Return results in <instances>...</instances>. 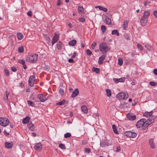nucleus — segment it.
<instances>
[{
    "label": "nucleus",
    "mask_w": 157,
    "mask_h": 157,
    "mask_svg": "<svg viewBox=\"0 0 157 157\" xmlns=\"http://www.w3.org/2000/svg\"><path fill=\"white\" fill-rule=\"evenodd\" d=\"M27 103L28 105L29 106H31L32 107H34V103L31 101L28 100L27 101Z\"/></svg>",
    "instance_id": "2f4dec72"
},
{
    "label": "nucleus",
    "mask_w": 157,
    "mask_h": 157,
    "mask_svg": "<svg viewBox=\"0 0 157 157\" xmlns=\"http://www.w3.org/2000/svg\"><path fill=\"white\" fill-rule=\"evenodd\" d=\"M121 149L120 147H117V149L116 150V151L119 152L120 151Z\"/></svg>",
    "instance_id": "e2e57ef3"
},
{
    "label": "nucleus",
    "mask_w": 157,
    "mask_h": 157,
    "mask_svg": "<svg viewBox=\"0 0 157 157\" xmlns=\"http://www.w3.org/2000/svg\"><path fill=\"white\" fill-rule=\"evenodd\" d=\"M128 21L125 20L124 21L123 24L122 25V27L124 30H126L128 27Z\"/></svg>",
    "instance_id": "6ab92c4d"
},
{
    "label": "nucleus",
    "mask_w": 157,
    "mask_h": 157,
    "mask_svg": "<svg viewBox=\"0 0 157 157\" xmlns=\"http://www.w3.org/2000/svg\"><path fill=\"white\" fill-rule=\"evenodd\" d=\"M59 37L58 35H57L56 33L55 34L53 37L52 39V45H53L56 43L58 40Z\"/></svg>",
    "instance_id": "4468645a"
},
{
    "label": "nucleus",
    "mask_w": 157,
    "mask_h": 157,
    "mask_svg": "<svg viewBox=\"0 0 157 157\" xmlns=\"http://www.w3.org/2000/svg\"><path fill=\"white\" fill-rule=\"evenodd\" d=\"M23 68L25 70L27 69V67L26 65L25 64V63L23 65Z\"/></svg>",
    "instance_id": "0e129e2a"
},
{
    "label": "nucleus",
    "mask_w": 157,
    "mask_h": 157,
    "mask_svg": "<svg viewBox=\"0 0 157 157\" xmlns=\"http://www.w3.org/2000/svg\"><path fill=\"white\" fill-rule=\"evenodd\" d=\"M32 12L31 11H29L27 12V14L29 16L31 17L32 16Z\"/></svg>",
    "instance_id": "6e6d98bb"
},
{
    "label": "nucleus",
    "mask_w": 157,
    "mask_h": 157,
    "mask_svg": "<svg viewBox=\"0 0 157 157\" xmlns=\"http://www.w3.org/2000/svg\"><path fill=\"white\" fill-rule=\"evenodd\" d=\"M57 48L58 50H60L61 48V43L59 42L57 44Z\"/></svg>",
    "instance_id": "79ce46f5"
},
{
    "label": "nucleus",
    "mask_w": 157,
    "mask_h": 157,
    "mask_svg": "<svg viewBox=\"0 0 157 157\" xmlns=\"http://www.w3.org/2000/svg\"><path fill=\"white\" fill-rule=\"evenodd\" d=\"M59 147L62 149L65 150L66 148L64 144H60L59 145Z\"/></svg>",
    "instance_id": "e433bc0d"
},
{
    "label": "nucleus",
    "mask_w": 157,
    "mask_h": 157,
    "mask_svg": "<svg viewBox=\"0 0 157 157\" xmlns=\"http://www.w3.org/2000/svg\"><path fill=\"white\" fill-rule=\"evenodd\" d=\"M112 144V141L111 140H108L101 141L100 144V146L102 147H105V146H108Z\"/></svg>",
    "instance_id": "0eeeda50"
},
{
    "label": "nucleus",
    "mask_w": 157,
    "mask_h": 157,
    "mask_svg": "<svg viewBox=\"0 0 157 157\" xmlns=\"http://www.w3.org/2000/svg\"><path fill=\"white\" fill-rule=\"evenodd\" d=\"M68 25L70 28H72V24L70 23L68 24Z\"/></svg>",
    "instance_id": "338daca9"
},
{
    "label": "nucleus",
    "mask_w": 157,
    "mask_h": 157,
    "mask_svg": "<svg viewBox=\"0 0 157 157\" xmlns=\"http://www.w3.org/2000/svg\"><path fill=\"white\" fill-rule=\"evenodd\" d=\"M76 40L75 39H74L70 41L69 42L68 44L70 46H74L76 44Z\"/></svg>",
    "instance_id": "b1692460"
},
{
    "label": "nucleus",
    "mask_w": 157,
    "mask_h": 157,
    "mask_svg": "<svg viewBox=\"0 0 157 157\" xmlns=\"http://www.w3.org/2000/svg\"><path fill=\"white\" fill-rule=\"evenodd\" d=\"M42 148V145L40 143L36 144L34 146V148L36 151H39Z\"/></svg>",
    "instance_id": "ddd939ff"
},
{
    "label": "nucleus",
    "mask_w": 157,
    "mask_h": 157,
    "mask_svg": "<svg viewBox=\"0 0 157 157\" xmlns=\"http://www.w3.org/2000/svg\"><path fill=\"white\" fill-rule=\"evenodd\" d=\"M124 135L128 137L131 138L135 137L137 135V134L135 132H133L131 131H127L124 132Z\"/></svg>",
    "instance_id": "423d86ee"
},
{
    "label": "nucleus",
    "mask_w": 157,
    "mask_h": 157,
    "mask_svg": "<svg viewBox=\"0 0 157 157\" xmlns=\"http://www.w3.org/2000/svg\"><path fill=\"white\" fill-rule=\"evenodd\" d=\"M96 8H98L100 10L103 11L105 12L107 11L108 10L106 8H104L101 6H97L95 7Z\"/></svg>",
    "instance_id": "aec40b11"
},
{
    "label": "nucleus",
    "mask_w": 157,
    "mask_h": 157,
    "mask_svg": "<svg viewBox=\"0 0 157 157\" xmlns=\"http://www.w3.org/2000/svg\"><path fill=\"white\" fill-rule=\"evenodd\" d=\"M125 78H114L113 79L114 81L116 83H118L119 82H123L125 81Z\"/></svg>",
    "instance_id": "f3484780"
},
{
    "label": "nucleus",
    "mask_w": 157,
    "mask_h": 157,
    "mask_svg": "<svg viewBox=\"0 0 157 157\" xmlns=\"http://www.w3.org/2000/svg\"><path fill=\"white\" fill-rule=\"evenodd\" d=\"M59 93L61 95H63L64 94V93L63 89L60 88L59 90Z\"/></svg>",
    "instance_id": "a18cd8bd"
},
{
    "label": "nucleus",
    "mask_w": 157,
    "mask_h": 157,
    "mask_svg": "<svg viewBox=\"0 0 157 157\" xmlns=\"http://www.w3.org/2000/svg\"><path fill=\"white\" fill-rule=\"evenodd\" d=\"M9 121L8 119L6 117H0V125L5 127L8 125Z\"/></svg>",
    "instance_id": "20e7f679"
},
{
    "label": "nucleus",
    "mask_w": 157,
    "mask_h": 157,
    "mask_svg": "<svg viewBox=\"0 0 157 157\" xmlns=\"http://www.w3.org/2000/svg\"><path fill=\"white\" fill-rule=\"evenodd\" d=\"M11 70L14 72H16L17 71V69L14 67H12L11 68Z\"/></svg>",
    "instance_id": "4d7b16f0"
},
{
    "label": "nucleus",
    "mask_w": 157,
    "mask_h": 157,
    "mask_svg": "<svg viewBox=\"0 0 157 157\" xmlns=\"http://www.w3.org/2000/svg\"><path fill=\"white\" fill-rule=\"evenodd\" d=\"M92 71L93 72H95L97 74L99 73L100 72L99 69L94 67L93 68Z\"/></svg>",
    "instance_id": "c85d7f7f"
},
{
    "label": "nucleus",
    "mask_w": 157,
    "mask_h": 157,
    "mask_svg": "<svg viewBox=\"0 0 157 157\" xmlns=\"http://www.w3.org/2000/svg\"><path fill=\"white\" fill-rule=\"evenodd\" d=\"M78 20L79 21L83 22L85 21V19L83 17H81L79 18L78 19Z\"/></svg>",
    "instance_id": "8fccbe9b"
},
{
    "label": "nucleus",
    "mask_w": 157,
    "mask_h": 157,
    "mask_svg": "<svg viewBox=\"0 0 157 157\" xmlns=\"http://www.w3.org/2000/svg\"><path fill=\"white\" fill-rule=\"evenodd\" d=\"M153 113V112L152 111H151L149 112H145L143 114V116L147 117H149L148 118H150V119H151L153 117H155L154 116H152Z\"/></svg>",
    "instance_id": "9d476101"
},
{
    "label": "nucleus",
    "mask_w": 157,
    "mask_h": 157,
    "mask_svg": "<svg viewBox=\"0 0 157 157\" xmlns=\"http://www.w3.org/2000/svg\"><path fill=\"white\" fill-rule=\"evenodd\" d=\"M145 48L148 50L150 51L151 50V47L148 44H146L145 45Z\"/></svg>",
    "instance_id": "49530a36"
},
{
    "label": "nucleus",
    "mask_w": 157,
    "mask_h": 157,
    "mask_svg": "<svg viewBox=\"0 0 157 157\" xmlns=\"http://www.w3.org/2000/svg\"><path fill=\"white\" fill-rule=\"evenodd\" d=\"M9 94V93H7V91L6 92V95L4 98V100L5 101L7 100Z\"/></svg>",
    "instance_id": "ea45409f"
},
{
    "label": "nucleus",
    "mask_w": 157,
    "mask_h": 157,
    "mask_svg": "<svg viewBox=\"0 0 157 157\" xmlns=\"http://www.w3.org/2000/svg\"><path fill=\"white\" fill-rule=\"evenodd\" d=\"M76 54H77V53H76V52H75L73 54V55L72 56V58H75V56L76 55Z\"/></svg>",
    "instance_id": "bf43d9fd"
},
{
    "label": "nucleus",
    "mask_w": 157,
    "mask_h": 157,
    "mask_svg": "<svg viewBox=\"0 0 157 157\" xmlns=\"http://www.w3.org/2000/svg\"><path fill=\"white\" fill-rule=\"evenodd\" d=\"M65 103V100H63L62 101L58 103L57 104L58 105H62L64 104Z\"/></svg>",
    "instance_id": "a19ab883"
},
{
    "label": "nucleus",
    "mask_w": 157,
    "mask_h": 157,
    "mask_svg": "<svg viewBox=\"0 0 157 157\" xmlns=\"http://www.w3.org/2000/svg\"><path fill=\"white\" fill-rule=\"evenodd\" d=\"M24 48L23 46H21L18 48V51L19 53H22L24 52Z\"/></svg>",
    "instance_id": "72a5a7b5"
},
{
    "label": "nucleus",
    "mask_w": 157,
    "mask_h": 157,
    "mask_svg": "<svg viewBox=\"0 0 157 157\" xmlns=\"http://www.w3.org/2000/svg\"><path fill=\"white\" fill-rule=\"evenodd\" d=\"M37 59V55L33 54L29 55L26 58V60L29 62L34 63L36 61Z\"/></svg>",
    "instance_id": "7ed1b4c3"
},
{
    "label": "nucleus",
    "mask_w": 157,
    "mask_h": 157,
    "mask_svg": "<svg viewBox=\"0 0 157 157\" xmlns=\"http://www.w3.org/2000/svg\"><path fill=\"white\" fill-rule=\"evenodd\" d=\"M37 98L42 102L45 101L48 99V97L42 94H38Z\"/></svg>",
    "instance_id": "6e6552de"
},
{
    "label": "nucleus",
    "mask_w": 157,
    "mask_h": 157,
    "mask_svg": "<svg viewBox=\"0 0 157 157\" xmlns=\"http://www.w3.org/2000/svg\"><path fill=\"white\" fill-rule=\"evenodd\" d=\"M79 93V91L77 88L75 89V90L73 91L71 94V97L72 98L76 97Z\"/></svg>",
    "instance_id": "a211bd4d"
},
{
    "label": "nucleus",
    "mask_w": 157,
    "mask_h": 157,
    "mask_svg": "<svg viewBox=\"0 0 157 157\" xmlns=\"http://www.w3.org/2000/svg\"><path fill=\"white\" fill-rule=\"evenodd\" d=\"M105 21L106 24L108 25L110 24L111 23V20L110 18H109V17H107L106 18Z\"/></svg>",
    "instance_id": "c9c22d12"
},
{
    "label": "nucleus",
    "mask_w": 157,
    "mask_h": 157,
    "mask_svg": "<svg viewBox=\"0 0 157 157\" xmlns=\"http://www.w3.org/2000/svg\"><path fill=\"white\" fill-rule=\"evenodd\" d=\"M78 10L79 13L81 14L83 13L84 8L82 6H79L78 7Z\"/></svg>",
    "instance_id": "5701e85b"
},
{
    "label": "nucleus",
    "mask_w": 157,
    "mask_h": 157,
    "mask_svg": "<svg viewBox=\"0 0 157 157\" xmlns=\"http://www.w3.org/2000/svg\"><path fill=\"white\" fill-rule=\"evenodd\" d=\"M153 14L155 17L157 18V11H154L153 12Z\"/></svg>",
    "instance_id": "13d9d810"
},
{
    "label": "nucleus",
    "mask_w": 157,
    "mask_h": 157,
    "mask_svg": "<svg viewBox=\"0 0 157 157\" xmlns=\"http://www.w3.org/2000/svg\"><path fill=\"white\" fill-rule=\"evenodd\" d=\"M105 92L107 96L109 97H110L111 95V91L110 89H107L105 90Z\"/></svg>",
    "instance_id": "c756f323"
},
{
    "label": "nucleus",
    "mask_w": 157,
    "mask_h": 157,
    "mask_svg": "<svg viewBox=\"0 0 157 157\" xmlns=\"http://www.w3.org/2000/svg\"><path fill=\"white\" fill-rule=\"evenodd\" d=\"M128 97V95L126 93L121 92L116 95V98L120 100H125Z\"/></svg>",
    "instance_id": "39448f33"
},
{
    "label": "nucleus",
    "mask_w": 157,
    "mask_h": 157,
    "mask_svg": "<svg viewBox=\"0 0 157 157\" xmlns=\"http://www.w3.org/2000/svg\"><path fill=\"white\" fill-rule=\"evenodd\" d=\"M97 45V44L95 42H94L91 45V48L93 49H94L95 48L96 46Z\"/></svg>",
    "instance_id": "3c124183"
},
{
    "label": "nucleus",
    "mask_w": 157,
    "mask_h": 157,
    "mask_svg": "<svg viewBox=\"0 0 157 157\" xmlns=\"http://www.w3.org/2000/svg\"><path fill=\"white\" fill-rule=\"evenodd\" d=\"M28 128L32 131H33L35 128V126L32 123H29L28 124Z\"/></svg>",
    "instance_id": "412c9836"
},
{
    "label": "nucleus",
    "mask_w": 157,
    "mask_h": 157,
    "mask_svg": "<svg viewBox=\"0 0 157 157\" xmlns=\"http://www.w3.org/2000/svg\"><path fill=\"white\" fill-rule=\"evenodd\" d=\"M30 120L29 117L27 116L23 120L22 122L23 124H26Z\"/></svg>",
    "instance_id": "4be33fe9"
},
{
    "label": "nucleus",
    "mask_w": 157,
    "mask_h": 157,
    "mask_svg": "<svg viewBox=\"0 0 157 157\" xmlns=\"http://www.w3.org/2000/svg\"><path fill=\"white\" fill-rule=\"evenodd\" d=\"M127 118L131 121H134L136 119V117L135 115L133 114H128L127 116Z\"/></svg>",
    "instance_id": "2eb2a0df"
},
{
    "label": "nucleus",
    "mask_w": 157,
    "mask_h": 157,
    "mask_svg": "<svg viewBox=\"0 0 157 157\" xmlns=\"http://www.w3.org/2000/svg\"><path fill=\"white\" fill-rule=\"evenodd\" d=\"M106 57L105 55H103L99 58L98 63L100 64H102L103 63L104 60Z\"/></svg>",
    "instance_id": "dca6fc26"
},
{
    "label": "nucleus",
    "mask_w": 157,
    "mask_h": 157,
    "mask_svg": "<svg viewBox=\"0 0 157 157\" xmlns=\"http://www.w3.org/2000/svg\"><path fill=\"white\" fill-rule=\"evenodd\" d=\"M60 3H61V2H60V1L59 0H58V3H57V6H59V5H60Z\"/></svg>",
    "instance_id": "774afa93"
},
{
    "label": "nucleus",
    "mask_w": 157,
    "mask_h": 157,
    "mask_svg": "<svg viewBox=\"0 0 157 157\" xmlns=\"http://www.w3.org/2000/svg\"><path fill=\"white\" fill-rule=\"evenodd\" d=\"M17 37L19 40H20L23 38V35L22 33H19L17 34Z\"/></svg>",
    "instance_id": "cd10ccee"
},
{
    "label": "nucleus",
    "mask_w": 157,
    "mask_h": 157,
    "mask_svg": "<svg viewBox=\"0 0 157 157\" xmlns=\"http://www.w3.org/2000/svg\"><path fill=\"white\" fill-rule=\"evenodd\" d=\"M124 36L125 39L127 40H129V36L126 33H125L124 34Z\"/></svg>",
    "instance_id": "09e8293b"
},
{
    "label": "nucleus",
    "mask_w": 157,
    "mask_h": 157,
    "mask_svg": "<svg viewBox=\"0 0 157 157\" xmlns=\"http://www.w3.org/2000/svg\"><path fill=\"white\" fill-rule=\"evenodd\" d=\"M112 128L114 132L116 134H118V132L117 130V127L114 124L112 125Z\"/></svg>",
    "instance_id": "7c9ffc66"
},
{
    "label": "nucleus",
    "mask_w": 157,
    "mask_h": 157,
    "mask_svg": "<svg viewBox=\"0 0 157 157\" xmlns=\"http://www.w3.org/2000/svg\"><path fill=\"white\" fill-rule=\"evenodd\" d=\"M86 53L88 56H90L92 54L91 52L89 49H87L86 50Z\"/></svg>",
    "instance_id": "c03bdc74"
},
{
    "label": "nucleus",
    "mask_w": 157,
    "mask_h": 157,
    "mask_svg": "<svg viewBox=\"0 0 157 157\" xmlns=\"http://www.w3.org/2000/svg\"><path fill=\"white\" fill-rule=\"evenodd\" d=\"M99 48L100 51L103 54H105L108 50V47L105 43H101L99 45Z\"/></svg>",
    "instance_id": "f03ea898"
},
{
    "label": "nucleus",
    "mask_w": 157,
    "mask_h": 157,
    "mask_svg": "<svg viewBox=\"0 0 157 157\" xmlns=\"http://www.w3.org/2000/svg\"><path fill=\"white\" fill-rule=\"evenodd\" d=\"M85 151L88 153L90 152L91 150L89 148H85Z\"/></svg>",
    "instance_id": "864d4df0"
},
{
    "label": "nucleus",
    "mask_w": 157,
    "mask_h": 157,
    "mask_svg": "<svg viewBox=\"0 0 157 157\" xmlns=\"http://www.w3.org/2000/svg\"><path fill=\"white\" fill-rule=\"evenodd\" d=\"M18 62L21 64L22 65L24 64L25 63V61L23 59H21L19 60Z\"/></svg>",
    "instance_id": "603ef678"
},
{
    "label": "nucleus",
    "mask_w": 157,
    "mask_h": 157,
    "mask_svg": "<svg viewBox=\"0 0 157 157\" xmlns=\"http://www.w3.org/2000/svg\"><path fill=\"white\" fill-rule=\"evenodd\" d=\"M101 29L102 33H104L105 32L106 28V27L105 26L103 25L101 26Z\"/></svg>",
    "instance_id": "4c0bfd02"
},
{
    "label": "nucleus",
    "mask_w": 157,
    "mask_h": 157,
    "mask_svg": "<svg viewBox=\"0 0 157 157\" xmlns=\"http://www.w3.org/2000/svg\"><path fill=\"white\" fill-rule=\"evenodd\" d=\"M5 147L8 148H11L13 146V145L12 144L10 143H8L6 142L5 143Z\"/></svg>",
    "instance_id": "a878e982"
},
{
    "label": "nucleus",
    "mask_w": 157,
    "mask_h": 157,
    "mask_svg": "<svg viewBox=\"0 0 157 157\" xmlns=\"http://www.w3.org/2000/svg\"><path fill=\"white\" fill-rule=\"evenodd\" d=\"M149 83H150V84L151 86H155L156 85V83H155V82H152V81L150 82Z\"/></svg>",
    "instance_id": "5fc2aeb1"
},
{
    "label": "nucleus",
    "mask_w": 157,
    "mask_h": 157,
    "mask_svg": "<svg viewBox=\"0 0 157 157\" xmlns=\"http://www.w3.org/2000/svg\"><path fill=\"white\" fill-rule=\"evenodd\" d=\"M149 144L151 148L152 149H154L156 147V144L154 141V139L150 138L149 140Z\"/></svg>",
    "instance_id": "9b49d317"
},
{
    "label": "nucleus",
    "mask_w": 157,
    "mask_h": 157,
    "mask_svg": "<svg viewBox=\"0 0 157 157\" xmlns=\"http://www.w3.org/2000/svg\"><path fill=\"white\" fill-rule=\"evenodd\" d=\"M150 15V13L148 11H145L144 13V15L142 16L148 19V16Z\"/></svg>",
    "instance_id": "bb28decb"
},
{
    "label": "nucleus",
    "mask_w": 157,
    "mask_h": 157,
    "mask_svg": "<svg viewBox=\"0 0 157 157\" xmlns=\"http://www.w3.org/2000/svg\"><path fill=\"white\" fill-rule=\"evenodd\" d=\"M137 47L140 50H143V48L142 46L139 44H137Z\"/></svg>",
    "instance_id": "de8ad7c7"
},
{
    "label": "nucleus",
    "mask_w": 157,
    "mask_h": 157,
    "mask_svg": "<svg viewBox=\"0 0 157 157\" xmlns=\"http://www.w3.org/2000/svg\"><path fill=\"white\" fill-rule=\"evenodd\" d=\"M155 119V117H153L151 119L148 118L147 120L144 118L141 119L137 121L136 126L138 128L142 127L143 130H145L149 125L154 122Z\"/></svg>",
    "instance_id": "f257e3e1"
},
{
    "label": "nucleus",
    "mask_w": 157,
    "mask_h": 157,
    "mask_svg": "<svg viewBox=\"0 0 157 157\" xmlns=\"http://www.w3.org/2000/svg\"><path fill=\"white\" fill-rule=\"evenodd\" d=\"M154 73L155 75H157V69H155L154 70Z\"/></svg>",
    "instance_id": "680f3d73"
},
{
    "label": "nucleus",
    "mask_w": 157,
    "mask_h": 157,
    "mask_svg": "<svg viewBox=\"0 0 157 157\" xmlns=\"http://www.w3.org/2000/svg\"><path fill=\"white\" fill-rule=\"evenodd\" d=\"M118 64L120 65L121 66L122 65L123 63V59L121 58H119L118 59Z\"/></svg>",
    "instance_id": "58836bf2"
},
{
    "label": "nucleus",
    "mask_w": 157,
    "mask_h": 157,
    "mask_svg": "<svg viewBox=\"0 0 157 157\" xmlns=\"http://www.w3.org/2000/svg\"><path fill=\"white\" fill-rule=\"evenodd\" d=\"M29 84L31 86H33L35 82V76L33 75L31 76L29 80Z\"/></svg>",
    "instance_id": "1a4fd4ad"
},
{
    "label": "nucleus",
    "mask_w": 157,
    "mask_h": 157,
    "mask_svg": "<svg viewBox=\"0 0 157 157\" xmlns=\"http://www.w3.org/2000/svg\"><path fill=\"white\" fill-rule=\"evenodd\" d=\"M147 18L142 17L140 20V22L142 26H144L146 25L147 21Z\"/></svg>",
    "instance_id": "f8f14e48"
},
{
    "label": "nucleus",
    "mask_w": 157,
    "mask_h": 157,
    "mask_svg": "<svg viewBox=\"0 0 157 157\" xmlns=\"http://www.w3.org/2000/svg\"><path fill=\"white\" fill-rule=\"evenodd\" d=\"M147 4H148V2H147V1H145L144 3V5L146 7V6Z\"/></svg>",
    "instance_id": "69168bd1"
},
{
    "label": "nucleus",
    "mask_w": 157,
    "mask_h": 157,
    "mask_svg": "<svg viewBox=\"0 0 157 157\" xmlns=\"http://www.w3.org/2000/svg\"><path fill=\"white\" fill-rule=\"evenodd\" d=\"M81 109L82 111L85 113H86L87 112V109L86 106L83 105L81 107Z\"/></svg>",
    "instance_id": "393cba45"
},
{
    "label": "nucleus",
    "mask_w": 157,
    "mask_h": 157,
    "mask_svg": "<svg viewBox=\"0 0 157 157\" xmlns=\"http://www.w3.org/2000/svg\"><path fill=\"white\" fill-rule=\"evenodd\" d=\"M111 33L113 35L116 34L117 36H118L119 35V33L117 30H113L112 31Z\"/></svg>",
    "instance_id": "473e14b6"
},
{
    "label": "nucleus",
    "mask_w": 157,
    "mask_h": 157,
    "mask_svg": "<svg viewBox=\"0 0 157 157\" xmlns=\"http://www.w3.org/2000/svg\"><path fill=\"white\" fill-rule=\"evenodd\" d=\"M68 61L70 63L74 62V61L72 59H68Z\"/></svg>",
    "instance_id": "052dcab7"
},
{
    "label": "nucleus",
    "mask_w": 157,
    "mask_h": 157,
    "mask_svg": "<svg viewBox=\"0 0 157 157\" xmlns=\"http://www.w3.org/2000/svg\"><path fill=\"white\" fill-rule=\"evenodd\" d=\"M71 136V135L70 133H67L64 135V137L65 138H67L70 137Z\"/></svg>",
    "instance_id": "37998d69"
},
{
    "label": "nucleus",
    "mask_w": 157,
    "mask_h": 157,
    "mask_svg": "<svg viewBox=\"0 0 157 157\" xmlns=\"http://www.w3.org/2000/svg\"><path fill=\"white\" fill-rule=\"evenodd\" d=\"M4 72L6 76L8 77H9L10 76V72L7 69H4Z\"/></svg>",
    "instance_id": "f704fd0d"
}]
</instances>
